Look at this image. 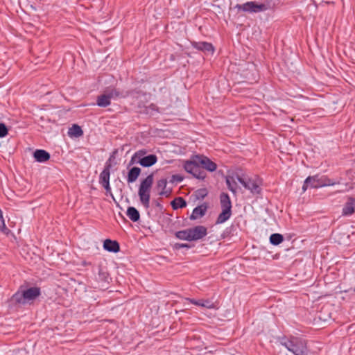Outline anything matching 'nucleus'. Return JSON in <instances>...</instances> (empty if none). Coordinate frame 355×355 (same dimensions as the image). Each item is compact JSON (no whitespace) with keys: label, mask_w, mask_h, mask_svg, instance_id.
I'll list each match as a JSON object with an SVG mask.
<instances>
[{"label":"nucleus","mask_w":355,"mask_h":355,"mask_svg":"<svg viewBox=\"0 0 355 355\" xmlns=\"http://www.w3.org/2000/svg\"><path fill=\"white\" fill-rule=\"evenodd\" d=\"M40 295V289L37 287L19 289L11 297L10 302L13 305L31 304Z\"/></svg>","instance_id":"1"},{"label":"nucleus","mask_w":355,"mask_h":355,"mask_svg":"<svg viewBox=\"0 0 355 355\" xmlns=\"http://www.w3.org/2000/svg\"><path fill=\"white\" fill-rule=\"evenodd\" d=\"M275 7L273 0H264L263 3H258L256 1H248L243 4H236L234 8L238 12L248 13H257L271 10Z\"/></svg>","instance_id":"2"},{"label":"nucleus","mask_w":355,"mask_h":355,"mask_svg":"<svg viewBox=\"0 0 355 355\" xmlns=\"http://www.w3.org/2000/svg\"><path fill=\"white\" fill-rule=\"evenodd\" d=\"M207 234V228L202 225H198L192 228L178 231L175 236L179 239L192 241L202 239Z\"/></svg>","instance_id":"3"},{"label":"nucleus","mask_w":355,"mask_h":355,"mask_svg":"<svg viewBox=\"0 0 355 355\" xmlns=\"http://www.w3.org/2000/svg\"><path fill=\"white\" fill-rule=\"evenodd\" d=\"M153 184V175H149L141 182L138 195L142 205L148 208L150 205V192Z\"/></svg>","instance_id":"4"},{"label":"nucleus","mask_w":355,"mask_h":355,"mask_svg":"<svg viewBox=\"0 0 355 355\" xmlns=\"http://www.w3.org/2000/svg\"><path fill=\"white\" fill-rule=\"evenodd\" d=\"M221 213L217 218L216 223L221 224L227 221L232 215V202L228 194L223 193L220 196Z\"/></svg>","instance_id":"5"},{"label":"nucleus","mask_w":355,"mask_h":355,"mask_svg":"<svg viewBox=\"0 0 355 355\" xmlns=\"http://www.w3.org/2000/svg\"><path fill=\"white\" fill-rule=\"evenodd\" d=\"M198 158L200 157H195V159L192 160L185 161L183 167L187 173L196 178L203 180L205 178V173L200 168Z\"/></svg>","instance_id":"6"},{"label":"nucleus","mask_w":355,"mask_h":355,"mask_svg":"<svg viewBox=\"0 0 355 355\" xmlns=\"http://www.w3.org/2000/svg\"><path fill=\"white\" fill-rule=\"evenodd\" d=\"M112 159L110 157L106 162L103 171L99 175V184L103 186L107 193H111L110 184V169L112 167Z\"/></svg>","instance_id":"7"},{"label":"nucleus","mask_w":355,"mask_h":355,"mask_svg":"<svg viewBox=\"0 0 355 355\" xmlns=\"http://www.w3.org/2000/svg\"><path fill=\"white\" fill-rule=\"evenodd\" d=\"M284 345L295 355H307L306 343L303 340L295 338L286 343Z\"/></svg>","instance_id":"8"},{"label":"nucleus","mask_w":355,"mask_h":355,"mask_svg":"<svg viewBox=\"0 0 355 355\" xmlns=\"http://www.w3.org/2000/svg\"><path fill=\"white\" fill-rule=\"evenodd\" d=\"M110 99L116 100L117 98H125L130 96H134L140 92L136 89L133 90H121L116 87H107L105 90Z\"/></svg>","instance_id":"9"},{"label":"nucleus","mask_w":355,"mask_h":355,"mask_svg":"<svg viewBox=\"0 0 355 355\" xmlns=\"http://www.w3.org/2000/svg\"><path fill=\"white\" fill-rule=\"evenodd\" d=\"M237 180L245 189L250 190L252 193H259L260 192V182L258 180L252 178L246 180L239 176H237Z\"/></svg>","instance_id":"10"},{"label":"nucleus","mask_w":355,"mask_h":355,"mask_svg":"<svg viewBox=\"0 0 355 355\" xmlns=\"http://www.w3.org/2000/svg\"><path fill=\"white\" fill-rule=\"evenodd\" d=\"M191 46L193 48L205 53L213 54L215 50L212 44L207 42H192Z\"/></svg>","instance_id":"11"},{"label":"nucleus","mask_w":355,"mask_h":355,"mask_svg":"<svg viewBox=\"0 0 355 355\" xmlns=\"http://www.w3.org/2000/svg\"><path fill=\"white\" fill-rule=\"evenodd\" d=\"M355 212V198L348 197L346 202L345 203L342 214L345 216L352 215Z\"/></svg>","instance_id":"12"},{"label":"nucleus","mask_w":355,"mask_h":355,"mask_svg":"<svg viewBox=\"0 0 355 355\" xmlns=\"http://www.w3.org/2000/svg\"><path fill=\"white\" fill-rule=\"evenodd\" d=\"M200 168H203L209 171H214L216 169V164L208 159L207 157H200L198 158Z\"/></svg>","instance_id":"13"},{"label":"nucleus","mask_w":355,"mask_h":355,"mask_svg":"<svg viewBox=\"0 0 355 355\" xmlns=\"http://www.w3.org/2000/svg\"><path fill=\"white\" fill-rule=\"evenodd\" d=\"M186 300L189 301L191 303H192L195 305L200 306L202 307H205L207 309H211L216 308L214 303L210 300H202H202H196L194 299H189V298H187Z\"/></svg>","instance_id":"14"},{"label":"nucleus","mask_w":355,"mask_h":355,"mask_svg":"<svg viewBox=\"0 0 355 355\" xmlns=\"http://www.w3.org/2000/svg\"><path fill=\"white\" fill-rule=\"evenodd\" d=\"M306 182H309L311 188L322 187L324 184L323 177L319 178L318 175L309 176L306 178Z\"/></svg>","instance_id":"15"},{"label":"nucleus","mask_w":355,"mask_h":355,"mask_svg":"<svg viewBox=\"0 0 355 355\" xmlns=\"http://www.w3.org/2000/svg\"><path fill=\"white\" fill-rule=\"evenodd\" d=\"M103 248L105 250L112 252H118L120 250L119 243L116 241H112L110 239H106L104 241Z\"/></svg>","instance_id":"16"},{"label":"nucleus","mask_w":355,"mask_h":355,"mask_svg":"<svg viewBox=\"0 0 355 355\" xmlns=\"http://www.w3.org/2000/svg\"><path fill=\"white\" fill-rule=\"evenodd\" d=\"M111 104V99L105 91L104 94L99 95L96 98V105L101 107H106Z\"/></svg>","instance_id":"17"},{"label":"nucleus","mask_w":355,"mask_h":355,"mask_svg":"<svg viewBox=\"0 0 355 355\" xmlns=\"http://www.w3.org/2000/svg\"><path fill=\"white\" fill-rule=\"evenodd\" d=\"M207 207L205 206H198L196 207L191 215V219L196 220L197 218L202 217L206 212Z\"/></svg>","instance_id":"18"},{"label":"nucleus","mask_w":355,"mask_h":355,"mask_svg":"<svg viewBox=\"0 0 355 355\" xmlns=\"http://www.w3.org/2000/svg\"><path fill=\"white\" fill-rule=\"evenodd\" d=\"M141 173V169L139 167L132 168L128 174L127 180L129 183H132L136 181Z\"/></svg>","instance_id":"19"},{"label":"nucleus","mask_w":355,"mask_h":355,"mask_svg":"<svg viewBox=\"0 0 355 355\" xmlns=\"http://www.w3.org/2000/svg\"><path fill=\"white\" fill-rule=\"evenodd\" d=\"M138 162L144 167H149L157 162V157H143Z\"/></svg>","instance_id":"20"},{"label":"nucleus","mask_w":355,"mask_h":355,"mask_svg":"<svg viewBox=\"0 0 355 355\" xmlns=\"http://www.w3.org/2000/svg\"><path fill=\"white\" fill-rule=\"evenodd\" d=\"M126 214L128 217L133 222H137L139 220V212L136 208L133 207H130L128 208Z\"/></svg>","instance_id":"21"},{"label":"nucleus","mask_w":355,"mask_h":355,"mask_svg":"<svg viewBox=\"0 0 355 355\" xmlns=\"http://www.w3.org/2000/svg\"><path fill=\"white\" fill-rule=\"evenodd\" d=\"M68 133L71 137H79L83 135V131L80 126L77 124H73L71 128H69Z\"/></svg>","instance_id":"22"},{"label":"nucleus","mask_w":355,"mask_h":355,"mask_svg":"<svg viewBox=\"0 0 355 355\" xmlns=\"http://www.w3.org/2000/svg\"><path fill=\"white\" fill-rule=\"evenodd\" d=\"M226 184L228 189L234 193L236 191L237 183L234 176H227L226 178Z\"/></svg>","instance_id":"23"},{"label":"nucleus","mask_w":355,"mask_h":355,"mask_svg":"<svg viewBox=\"0 0 355 355\" xmlns=\"http://www.w3.org/2000/svg\"><path fill=\"white\" fill-rule=\"evenodd\" d=\"M171 205L174 209H177L186 207L187 203L182 198H178L172 201Z\"/></svg>","instance_id":"24"},{"label":"nucleus","mask_w":355,"mask_h":355,"mask_svg":"<svg viewBox=\"0 0 355 355\" xmlns=\"http://www.w3.org/2000/svg\"><path fill=\"white\" fill-rule=\"evenodd\" d=\"M283 241L284 237L280 234L275 233L270 236V242L275 245L280 244Z\"/></svg>","instance_id":"25"},{"label":"nucleus","mask_w":355,"mask_h":355,"mask_svg":"<svg viewBox=\"0 0 355 355\" xmlns=\"http://www.w3.org/2000/svg\"><path fill=\"white\" fill-rule=\"evenodd\" d=\"M208 194V191L206 189H200L195 191L194 196L196 199L198 200H202L205 197H206Z\"/></svg>","instance_id":"26"},{"label":"nucleus","mask_w":355,"mask_h":355,"mask_svg":"<svg viewBox=\"0 0 355 355\" xmlns=\"http://www.w3.org/2000/svg\"><path fill=\"white\" fill-rule=\"evenodd\" d=\"M166 184H167L166 179H161L157 182V187L159 189H162L161 192L159 193L160 195H164L166 193V192L164 191V189L166 187Z\"/></svg>","instance_id":"27"},{"label":"nucleus","mask_w":355,"mask_h":355,"mask_svg":"<svg viewBox=\"0 0 355 355\" xmlns=\"http://www.w3.org/2000/svg\"><path fill=\"white\" fill-rule=\"evenodd\" d=\"M28 150L32 154V155H50L49 153L42 149H38L35 151H33L31 148H28Z\"/></svg>","instance_id":"28"},{"label":"nucleus","mask_w":355,"mask_h":355,"mask_svg":"<svg viewBox=\"0 0 355 355\" xmlns=\"http://www.w3.org/2000/svg\"><path fill=\"white\" fill-rule=\"evenodd\" d=\"M130 146L128 145H125L123 146L122 148H121V152H119V149H116L114 151H113L112 153V155H116V154L118 153H123V151L125 150V155H127L129 153H130Z\"/></svg>","instance_id":"29"},{"label":"nucleus","mask_w":355,"mask_h":355,"mask_svg":"<svg viewBox=\"0 0 355 355\" xmlns=\"http://www.w3.org/2000/svg\"><path fill=\"white\" fill-rule=\"evenodd\" d=\"M184 180V177L180 175H173L171 176V179L170 180V182L171 183H180L182 182Z\"/></svg>","instance_id":"30"},{"label":"nucleus","mask_w":355,"mask_h":355,"mask_svg":"<svg viewBox=\"0 0 355 355\" xmlns=\"http://www.w3.org/2000/svg\"><path fill=\"white\" fill-rule=\"evenodd\" d=\"M8 135V128L6 125L3 123H0V137H4Z\"/></svg>","instance_id":"31"},{"label":"nucleus","mask_w":355,"mask_h":355,"mask_svg":"<svg viewBox=\"0 0 355 355\" xmlns=\"http://www.w3.org/2000/svg\"><path fill=\"white\" fill-rule=\"evenodd\" d=\"M323 180H324V187L325 186H333L336 184H341V179L340 180H338L337 182H334L332 181L330 179H328L325 177H323Z\"/></svg>","instance_id":"32"},{"label":"nucleus","mask_w":355,"mask_h":355,"mask_svg":"<svg viewBox=\"0 0 355 355\" xmlns=\"http://www.w3.org/2000/svg\"><path fill=\"white\" fill-rule=\"evenodd\" d=\"M34 158H35V162H45L47 160H49L50 157H34Z\"/></svg>","instance_id":"33"},{"label":"nucleus","mask_w":355,"mask_h":355,"mask_svg":"<svg viewBox=\"0 0 355 355\" xmlns=\"http://www.w3.org/2000/svg\"><path fill=\"white\" fill-rule=\"evenodd\" d=\"M146 152L144 150H138L135 153H134V154L132 155H137V156H139V155H146Z\"/></svg>","instance_id":"34"},{"label":"nucleus","mask_w":355,"mask_h":355,"mask_svg":"<svg viewBox=\"0 0 355 355\" xmlns=\"http://www.w3.org/2000/svg\"><path fill=\"white\" fill-rule=\"evenodd\" d=\"M310 187L309 182H306V179L304 180V184L302 186V190L303 191H305L308 187Z\"/></svg>","instance_id":"35"},{"label":"nucleus","mask_w":355,"mask_h":355,"mask_svg":"<svg viewBox=\"0 0 355 355\" xmlns=\"http://www.w3.org/2000/svg\"><path fill=\"white\" fill-rule=\"evenodd\" d=\"M352 188H353V187H352V184L349 185L348 183L345 184V190L347 191V190H349V189H352Z\"/></svg>","instance_id":"36"},{"label":"nucleus","mask_w":355,"mask_h":355,"mask_svg":"<svg viewBox=\"0 0 355 355\" xmlns=\"http://www.w3.org/2000/svg\"><path fill=\"white\" fill-rule=\"evenodd\" d=\"M179 248H190V246L187 243H182L179 245Z\"/></svg>","instance_id":"37"},{"label":"nucleus","mask_w":355,"mask_h":355,"mask_svg":"<svg viewBox=\"0 0 355 355\" xmlns=\"http://www.w3.org/2000/svg\"><path fill=\"white\" fill-rule=\"evenodd\" d=\"M316 9L317 8V5L315 3V2L313 1L312 4H309V7H310L311 6H312Z\"/></svg>","instance_id":"38"},{"label":"nucleus","mask_w":355,"mask_h":355,"mask_svg":"<svg viewBox=\"0 0 355 355\" xmlns=\"http://www.w3.org/2000/svg\"><path fill=\"white\" fill-rule=\"evenodd\" d=\"M135 157H136L132 156V160L133 161V160L135 159Z\"/></svg>","instance_id":"39"}]
</instances>
